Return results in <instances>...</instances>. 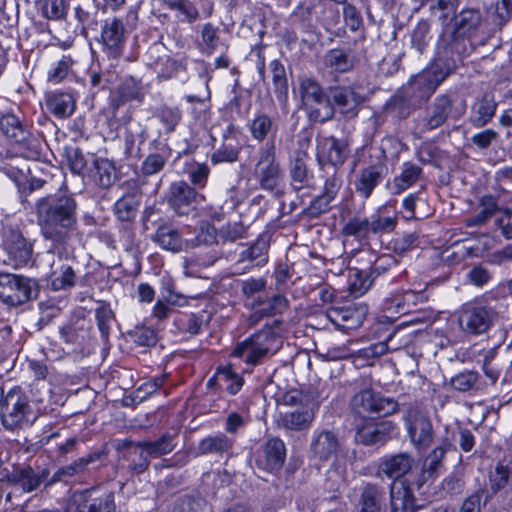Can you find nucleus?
<instances>
[{
    "instance_id": "nucleus-1",
    "label": "nucleus",
    "mask_w": 512,
    "mask_h": 512,
    "mask_svg": "<svg viewBox=\"0 0 512 512\" xmlns=\"http://www.w3.org/2000/svg\"><path fill=\"white\" fill-rule=\"evenodd\" d=\"M37 224L45 240L63 247L77 229V202L68 193L50 194L35 204Z\"/></svg>"
},
{
    "instance_id": "nucleus-2",
    "label": "nucleus",
    "mask_w": 512,
    "mask_h": 512,
    "mask_svg": "<svg viewBox=\"0 0 512 512\" xmlns=\"http://www.w3.org/2000/svg\"><path fill=\"white\" fill-rule=\"evenodd\" d=\"M449 71L441 63H434L424 71L413 76L389 103V108L399 110L402 117L409 115L412 109L427 101L437 87L448 77Z\"/></svg>"
},
{
    "instance_id": "nucleus-3",
    "label": "nucleus",
    "mask_w": 512,
    "mask_h": 512,
    "mask_svg": "<svg viewBox=\"0 0 512 512\" xmlns=\"http://www.w3.org/2000/svg\"><path fill=\"white\" fill-rule=\"evenodd\" d=\"M38 418L29 396L18 386L4 391L0 387V422L5 430L32 426Z\"/></svg>"
},
{
    "instance_id": "nucleus-4",
    "label": "nucleus",
    "mask_w": 512,
    "mask_h": 512,
    "mask_svg": "<svg viewBox=\"0 0 512 512\" xmlns=\"http://www.w3.org/2000/svg\"><path fill=\"white\" fill-rule=\"evenodd\" d=\"M140 4L132 5L126 12V23L117 16L106 18L100 31L102 51L112 59L120 58L125 50L129 27H135L139 19Z\"/></svg>"
},
{
    "instance_id": "nucleus-5",
    "label": "nucleus",
    "mask_w": 512,
    "mask_h": 512,
    "mask_svg": "<svg viewBox=\"0 0 512 512\" xmlns=\"http://www.w3.org/2000/svg\"><path fill=\"white\" fill-rule=\"evenodd\" d=\"M281 343V339L271 328H265L238 343L232 355L250 366H257L268 356L275 354Z\"/></svg>"
},
{
    "instance_id": "nucleus-6",
    "label": "nucleus",
    "mask_w": 512,
    "mask_h": 512,
    "mask_svg": "<svg viewBox=\"0 0 512 512\" xmlns=\"http://www.w3.org/2000/svg\"><path fill=\"white\" fill-rule=\"evenodd\" d=\"M254 177L263 190L277 189L284 178V173L276 158V145L273 140L266 141L258 150Z\"/></svg>"
},
{
    "instance_id": "nucleus-7",
    "label": "nucleus",
    "mask_w": 512,
    "mask_h": 512,
    "mask_svg": "<svg viewBox=\"0 0 512 512\" xmlns=\"http://www.w3.org/2000/svg\"><path fill=\"white\" fill-rule=\"evenodd\" d=\"M407 435L417 449L428 448L434 439V426L429 412L417 405L409 406L402 415Z\"/></svg>"
},
{
    "instance_id": "nucleus-8",
    "label": "nucleus",
    "mask_w": 512,
    "mask_h": 512,
    "mask_svg": "<svg viewBox=\"0 0 512 512\" xmlns=\"http://www.w3.org/2000/svg\"><path fill=\"white\" fill-rule=\"evenodd\" d=\"M39 284L23 275L0 274V300L9 306H19L38 296Z\"/></svg>"
},
{
    "instance_id": "nucleus-9",
    "label": "nucleus",
    "mask_w": 512,
    "mask_h": 512,
    "mask_svg": "<svg viewBox=\"0 0 512 512\" xmlns=\"http://www.w3.org/2000/svg\"><path fill=\"white\" fill-rule=\"evenodd\" d=\"M354 413L362 419L386 417L398 411V403L370 389L357 393L352 399Z\"/></svg>"
},
{
    "instance_id": "nucleus-10",
    "label": "nucleus",
    "mask_w": 512,
    "mask_h": 512,
    "mask_svg": "<svg viewBox=\"0 0 512 512\" xmlns=\"http://www.w3.org/2000/svg\"><path fill=\"white\" fill-rule=\"evenodd\" d=\"M454 99L450 94H440L435 97L427 108L425 116L420 121L423 132L435 130L443 126L448 119H458L464 114V107H454Z\"/></svg>"
},
{
    "instance_id": "nucleus-11",
    "label": "nucleus",
    "mask_w": 512,
    "mask_h": 512,
    "mask_svg": "<svg viewBox=\"0 0 512 512\" xmlns=\"http://www.w3.org/2000/svg\"><path fill=\"white\" fill-rule=\"evenodd\" d=\"M496 318L493 309L477 305L466 304L458 312V324L462 332L467 335H482L486 333Z\"/></svg>"
},
{
    "instance_id": "nucleus-12",
    "label": "nucleus",
    "mask_w": 512,
    "mask_h": 512,
    "mask_svg": "<svg viewBox=\"0 0 512 512\" xmlns=\"http://www.w3.org/2000/svg\"><path fill=\"white\" fill-rule=\"evenodd\" d=\"M376 159V163L361 169L354 181L356 193L364 199H368L372 195L374 189L388 174L384 149L379 148L377 150Z\"/></svg>"
},
{
    "instance_id": "nucleus-13",
    "label": "nucleus",
    "mask_w": 512,
    "mask_h": 512,
    "mask_svg": "<svg viewBox=\"0 0 512 512\" xmlns=\"http://www.w3.org/2000/svg\"><path fill=\"white\" fill-rule=\"evenodd\" d=\"M453 30L444 29L440 35L438 45L446 48L458 38H464L476 32L482 23V15L479 9L466 8L452 17Z\"/></svg>"
},
{
    "instance_id": "nucleus-14",
    "label": "nucleus",
    "mask_w": 512,
    "mask_h": 512,
    "mask_svg": "<svg viewBox=\"0 0 512 512\" xmlns=\"http://www.w3.org/2000/svg\"><path fill=\"white\" fill-rule=\"evenodd\" d=\"M1 245L8 255L9 263L13 267H23L30 262L33 253V246L21 231L12 227H5L3 230Z\"/></svg>"
},
{
    "instance_id": "nucleus-15",
    "label": "nucleus",
    "mask_w": 512,
    "mask_h": 512,
    "mask_svg": "<svg viewBox=\"0 0 512 512\" xmlns=\"http://www.w3.org/2000/svg\"><path fill=\"white\" fill-rule=\"evenodd\" d=\"M76 512H115L114 493L99 494L96 489L76 492L72 497Z\"/></svg>"
},
{
    "instance_id": "nucleus-16",
    "label": "nucleus",
    "mask_w": 512,
    "mask_h": 512,
    "mask_svg": "<svg viewBox=\"0 0 512 512\" xmlns=\"http://www.w3.org/2000/svg\"><path fill=\"white\" fill-rule=\"evenodd\" d=\"M367 312L366 305L349 304L341 307H331L327 310L326 316L338 330L348 333L362 325Z\"/></svg>"
},
{
    "instance_id": "nucleus-17",
    "label": "nucleus",
    "mask_w": 512,
    "mask_h": 512,
    "mask_svg": "<svg viewBox=\"0 0 512 512\" xmlns=\"http://www.w3.org/2000/svg\"><path fill=\"white\" fill-rule=\"evenodd\" d=\"M329 94L335 112L338 111L345 119L355 118L364 102V97L352 86L333 87Z\"/></svg>"
},
{
    "instance_id": "nucleus-18",
    "label": "nucleus",
    "mask_w": 512,
    "mask_h": 512,
    "mask_svg": "<svg viewBox=\"0 0 512 512\" xmlns=\"http://www.w3.org/2000/svg\"><path fill=\"white\" fill-rule=\"evenodd\" d=\"M198 194L184 181L173 182L167 192L169 207L179 216H187L195 210Z\"/></svg>"
},
{
    "instance_id": "nucleus-19",
    "label": "nucleus",
    "mask_w": 512,
    "mask_h": 512,
    "mask_svg": "<svg viewBox=\"0 0 512 512\" xmlns=\"http://www.w3.org/2000/svg\"><path fill=\"white\" fill-rule=\"evenodd\" d=\"M310 452L315 460L327 462L336 460L342 454V444L338 436L330 430L315 431L311 442Z\"/></svg>"
},
{
    "instance_id": "nucleus-20",
    "label": "nucleus",
    "mask_w": 512,
    "mask_h": 512,
    "mask_svg": "<svg viewBox=\"0 0 512 512\" xmlns=\"http://www.w3.org/2000/svg\"><path fill=\"white\" fill-rule=\"evenodd\" d=\"M45 257L50 264L48 280L51 288L54 291H60L74 287L76 284V274L72 266L60 257L56 259L52 252H47Z\"/></svg>"
},
{
    "instance_id": "nucleus-21",
    "label": "nucleus",
    "mask_w": 512,
    "mask_h": 512,
    "mask_svg": "<svg viewBox=\"0 0 512 512\" xmlns=\"http://www.w3.org/2000/svg\"><path fill=\"white\" fill-rule=\"evenodd\" d=\"M286 459V448L284 442L277 437L270 438L264 444L261 453L256 459L259 468L270 472H278Z\"/></svg>"
},
{
    "instance_id": "nucleus-22",
    "label": "nucleus",
    "mask_w": 512,
    "mask_h": 512,
    "mask_svg": "<svg viewBox=\"0 0 512 512\" xmlns=\"http://www.w3.org/2000/svg\"><path fill=\"white\" fill-rule=\"evenodd\" d=\"M394 428L391 421L365 422L357 426L355 440L366 446L383 444Z\"/></svg>"
},
{
    "instance_id": "nucleus-23",
    "label": "nucleus",
    "mask_w": 512,
    "mask_h": 512,
    "mask_svg": "<svg viewBox=\"0 0 512 512\" xmlns=\"http://www.w3.org/2000/svg\"><path fill=\"white\" fill-rule=\"evenodd\" d=\"M314 411L309 406H299L279 414L277 425L286 431L300 432L308 429L313 422Z\"/></svg>"
},
{
    "instance_id": "nucleus-24",
    "label": "nucleus",
    "mask_w": 512,
    "mask_h": 512,
    "mask_svg": "<svg viewBox=\"0 0 512 512\" xmlns=\"http://www.w3.org/2000/svg\"><path fill=\"white\" fill-rule=\"evenodd\" d=\"M390 506L392 512L415 511V498L412 487L406 479L392 481L390 485Z\"/></svg>"
},
{
    "instance_id": "nucleus-25",
    "label": "nucleus",
    "mask_w": 512,
    "mask_h": 512,
    "mask_svg": "<svg viewBox=\"0 0 512 512\" xmlns=\"http://www.w3.org/2000/svg\"><path fill=\"white\" fill-rule=\"evenodd\" d=\"M448 447L449 444L440 445L433 449L425 458L421 473L413 484L417 489H421L426 482L439 476L443 469V459Z\"/></svg>"
},
{
    "instance_id": "nucleus-26",
    "label": "nucleus",
    "mask_w": 512,
    "mask_h": 512,
    "mask_svg": "<svg viewBox=\"0 0 512 512\" xmlns=\"http://www.w3.org/2000/svg\"><path fill=\"white\" fill-rule=\"evenodd\" d=\"M414 464L413 457L408 453H398L384 458L379 465V473L398 480L405 479Z\"/></svg>"
},
{
    "instance_id": "nucleus-27",
    "label": "nucleus",
    "mask_w": 512,
    "mask_h": 512,
    "mask_svg": "<svg viewBox=\"0 0 512 512\" xmlns=\"http://www.w3.org/2000/svg\"><path fill=\"white\" fill-rule=\"evenodd\" d=\"M248 130L252 139L257 142L262 143L265 140L275 142L278 126L268 114L259 112L248 122Z\"/></svg>"
},
{
    "instance_id": "nucleus-28",
    "label": "nucleus",
    "mask_w": 512,
    "mask_h": 512,
    "mask_svg": "<svg viewBox=\"0 0 512 512\" xmlns=\"http://www.w3.org/2000/svg\"><path fill=\"white\" fill-rule=\"evenodd\" d=\"M45 103L48 111L57 118H67L75 110V99L68 92H48L45 95Z\"/></svg>"
},
{
    "instance_id": "nucleus-29",
    "label": "nucleus",
    "mask_w": 512,
    "mask_h": 512,
    "mask_svg": "<svg viewBox=\"0 0 512 512\" xmlns=\"http://www.w3.org/2000/svg\"><path fill=\"white\" fill-rule=\"evenodd\" d=\"M326 158L332 169H339L350 156V142L348 138L327 137L324 140Z\"/></svg>"
},
{
    "instance_id": "nucleus-30",
    "label": "nucleus",
    "mask_w": 512,
    "mask_h": 512,
    "mask_svg": "<svg viewBox=\"0 0 512 512\" xmlns=\"http://www.w3.org/2000/svg\"><path fill=\"white\" fill-rule=\"evenodd\" d=\"M497 103L493 96L484 94L477 99L471 109L469 118L470 123L475 128H481L487 125L495 115Z\"/></svg>"
},
{
    "instance_id": "nucleus-31",
    "label": "nucleus",
    "mask_w": 512,
    "mask_h": 512,
    "mask_svg": "<svg viewBox=\"0 0 512 512\" xmlns=\"http://www.w3.org/2000/svg\"><path fill=\"white\" fill-rule=\"evenodd\" d=\"M308 159V154L302 150L295 151L290 158L289 175L296 190L303 188L304 184L312 178L307 165Z\"/></svg>"
},
{
    "instance_id": "nucleus-32",
    "label": "nucleus",
    "mask_w": 512,
    "mask_h": 512,
    "mask_svg": "<svg viewBox=\"0 0 512 512\" xmlns=\"http://www.w3.org/2000/svg\"><path fill=\"white\" fill-rule=\"evenodd\" d=\"M0 130L7 138L18 144L26 143L31 137L30 131L13 113H6L0 117Z\"/></svg>"
},
{
    "instance_id": "nucleus-33",
    "label": "nucleus",
    "mask_w": 512,
    "mask_h": 512,
    "mask_svg": "<svg viewBox=\"0 0 512 512\" xmlns=\"http://www.w3.org/2000/svg\"><path fill=\"white\" fill-rule=\"evenodd\" d=\"M50 472L48 469L34 471L30 466L19 469L13 476L14 483L21 486L24 492L30 493L38 489V487L49 481Z\"/></svg>"
},
{
    "instance_id": "nucleus-34",
    "label": "nucleus",
    "mask_w": 512,
    "mask_h": 512,
    "mask_svg": "<svg viewBox=\"0 0 512 512\" xmlns=\"http://www.w3.org/2000/svg\"><path fill=\"white\" fill-rule=\"evenodd\" d=\"M268 248L269 244L266 240L261 238L257 239L252 245L240 253L235 267L238 268L240 264L246 262H248L249 265L245 266L243 269L265 265L268 261Z\"/></svg>"
},
{
    "instance_id": "nucleus-35",
    "label": "nucleus",
    "mask_w": 512,
    "mask_h": 512,
    "mask_svg": "<svg viewBox=\"0 0 512 512\" xmlns=\"http://www.w3.org/2000/svg\"><path fill=\"white\" fill-rule=\"evenodd\" d=\"M233 440L224 433H218L203 438L197 447L201 455L223 456L229 454L233 448Z\"/></svg>"
},
{
    "instance_id": "nucleus-36",
    "label": "nucleus",
    "mask_w": 512,
    "mask_h": 512,
    "mask_svg": "<svg viewBox=\"0 0 512 512\" xmlns=\"http://www.w3.org/2000/svg\"><path fill=\"white\" fill-rule=\"evenodd\" d=\"M384 495L383 487L365 482L359 497V512H381V503Z\"/></svg>"
},
{
    "instance_id": "nucleus-37",
    "label": "nucleus",
    "mask_w": 512,
    "mask_h": 512,
    "mask_svg": "<svg viewBox=\"0 0 512 512\" xmlns=\"http://www.w3.org/2000/svg\"><path fill=\"white\" fill-rule=\"evenodd\" d=\"M143 98L144 92L140 81L130 77L118 86L112 98V103L114 107L118 108L129 101L136 100L142 102Z\"/></svg>"
},
{
    "instance_id": "nucleus-38",
    "label": "nucleus",
    "mask_w": 512,
    "mask_h": 512,
    "mask_svg": "<svg viewBox=\"0 0 512 512\" xmlns=\"http://www.w3.org/2000/svg\"><path fill=\"white\" fill-rule=\"evenodd\" d=\"M302 109L305 111L308 120L313 123L323 124L332 120L335 115V108L331 103L330 95L311 102Z\"/></svg>"
},
{
    "instance_id": "nucleus-39",
    "label": "nucleus",
    "mask_w": 512,
    "mask_h": 512,
    "mask_svg": "<svg viewBox=\"0 0 512 512\" xmlns=\"http://www.w3.org/2000/svg\"><path fill=\"white\" fill-rule=\"evenodd\" d=\"M153 241L162 249L174 253L181 251L183 247V239L180 231L168 224H163L158 227Z\"/></svg>"
},
{
    "instance_id": "nucleus-40",
    "label": "nucleus",
    "mask_w": 512,
    "mask_h": 512,
    "mask_svg": "<svg viewBox=\"0 0 512 512\" xmlns=\"http://www.w3.org/2000/svg\"><path fill=\"white\" fill-rule=\"evenodd\" d=\"M423 170L412 162H404L400 175L396 176L392 184L393 194H400L414 185L422 176Z\"/></svg>"
},
{
    "instance_id": "nucleus-41",
    "label": "nucleus",
    "mask_w": 512,
    "mask_h": 512,
    "mask_svg": "<svg viewBox=\"0 0 512 512\" xmlns=\"http://www.w3.org/2000/svg\"><path fill=\"white\" fill-rule=\"evenodd\" d=\"M39 14L49 21H64L67 18L69 3L66 0H37Z\"/></svg>"
},
{
    "instance_id": "nucleus-42",
    "label": "nucleus",
    "mask_w": 512,
    "mask_h": 512,
    "mask_svg": "<svg viewBox=\"0 0 512 512\" xmlns=\"http://www.w3.org/2000/svg\"><path fill=\"white\" fill-rule=\"evenodd\" d=\"M137 447L143 448L150 458H158L170 453L175 447V442L172 435L165 433L154 441H139Z\"/></svg>"
},
{
    "instance_id": "nucleus-43",
    "label": "nucleus",
    "mask_w": 512,
    "mask_h": 512,
    "mask_svg": "<svg viewBox=\"0 0 512 512\" xmlns=\"http://www.w3.org/2000/svg\"><path fill=\"white\" fill-rule=\"evenodd\" d=\"M274 93L281 106L285 107L288 101V83L284 66L277 60L270 63Z\"/></svg>"
},
{
    "instance_id": "nucleus-44",
    "label": "nucleus",
    "mask_w": 512,
    "mask_h": 512,
    "mask_svg": "<svg viewBox=\"0 0 512 512\" xmlns=\"http://www.w3.org/2000/svg\"><path fill=\"white\" fill-rule=\"evenodd\" d=\"M154 116L164 126L165 132H174L182 120V111L178 106L167 104L160 105L154 112Z\"/></svg>"
},
{
    "instance_id": "nucleus-45",
    "label": "nucleus",
    "mask_w": 512,
    "mask_h": 512,
    "mask_svg": "<svg viewBox=\"0 0 512 512\" xmlns=\"http://www.w3.org/2000/svg\"><path fill=\"white\" fill-rule=\"evenodd\" d=\"M94 181L102 188H110L116 181V169L114 164L105 158H98L94 161Z\"/></svg>"
},
{
    "instance_id": "nucleus-46",
    "label": "nucleus",
    "mask_w": 512,
    "mask_h": 512,
    "mask_svg": "<svg viewBox=\"0 0 512 512\" xmlns=\"http://www.w3.org/2000/svg\"><path fill=\"white\" fill-rule=\"evenodd\" d=\"M324 63L327 67L341 73L351 70L354 66L350 52L340 48L327 51L324 56Z\"/></svg>"
},
{
    "instance_id": "nucleus-47",
    "label": "nucleus",
    "mask_w": 512,
    "mask_h": 512,
    "mask_svg": "<svg viewBox=\"0 0 512 512\" xmlns=\"http://www.w3.org/2000/svg\"><path fill=\"white\" fill-rule=\"evenodd\" d=\"M138 200L135 195L127 194L121 197L114 204V213L122 222L132 221L138 210Z\"/></svg>"
},
{
    "instance_id": "nucleus-48",
    "label": "nucleus",
    "mask_w": 512,
    "mask_h": 512,
    "mask_svg": "<svg viewBox=\"0 0 512 512\" xmlns=\"http://www.w3.org/2000/svg\"><path fill=\"white\" fill-rule=\"evenodd\" d=\"M93 461V456L82 457L67 466L59 468L49 479L47 485L50 486L56 482L64 480V478L73 477L77 474L83 473L86 467Z\"/></svg>"
},
{
    "instance_id": "nucleus-49",
    "label": "nucleus",
    "mask_w": 512,
    "mask_h": 512,
    "mask_svg": "<svg viewBox=\"0 0 512 512\" xmlns=\"http://www.w3.org/2000/svg\"><path fill=\"white\" fill-rule=\"evenodd\" d=\"M239 147L235 138L224 136V143L212 154L211 161L214 164L237 161L239 156Z\"/></svg>"
},
{
    "instance_id": "nucleus-50",
    "label": "nucleus",
    "mask_w": 512,
    "mask_h": 512,
    "mask_svg": "<svg viewBox=\"0 0 512 512\" xmlns=\"http://www.w3.org/2000/svg\"><path fill=\"white\" fill-rule=\"evenodd\" d=\"M299 94L301 108L326 96L321 85L311 78H305L300 81Z\"/></svg>"
},
{
    "instance_id": "nucleus-51",
    "label": "nucleus",
    "mask_w": 512,
    "mask_h": 512,
    "mask_svg": "<svg viewBox=\"0 0 512 512\" xmlns=\"http://www.w3.org/2000/svg\"><path fill=\"white\" fill-rule=\"evenodd\" d=\"M431 40L430 24L426 20L419 21L410 34L411 47L422 54Z\"/></svg>"
},
{
    "instance_id": "nucleus-52",
    "label": "nucleus",
    "mask_w": 512,
    "mask_h": 512,
    "mask_svg": "<svg viewBox=\"0 0 512 512\" xmlns=\"http://www.w3.org/2000/svg\"><path fill=\"white\" fill-rule=\"evenodd\" d=\"M164 4L176 11L182 22L192 23L199 18V12L190 0H166Z\"/></svg>"
},
{
    "instance_id": "nucleus-53",
    "label": "nucleus",
    "mask_w": 512,
    "mask_h": 512,
    "mask_svg": "<svg viewBox=\"0 0 512 512\" xmlns=\"http://www.w3.org/2000/svg\"><path fill=\"white\" fill-rule=\"evenodd\" d=\"M97 326L101 336L107 340L112 324L115 322V314L108 303L102 302L95 309Z\"/></svg>"
},
{
    "instance_id": "nucleus-54",
    "label": "nucleus",
    "mask_w": 512,
    "mask_h": 512,
    "mask_svg": "<svg viewBox=\"0 0 512 512\" xmlns=\"http://www.w3.org/2000/svg\"><path fill=\"white\" fill-rule=\"evenodd\" d=\"M350 272L349 289L351 293L356 296L365 294L374 283L368 271L355 268Z\"/></svg>"
},
{
    "instance_id": "nucleus-55",
    "label": "nucleus",
    "mask_w": 512,
    "mask_h": 512,
    "mask_svg": "<svg viewBox=\"0 0 512 512\" xmlns=\"http://www.w3.org/2000/svg\"><path fill=\"white\" fill-rule=\"evenodd\" d=\"M126 446L130 448L129 458L131 459L129 468L138 474L144 472L149 466V455L146 454L143 448L137 447V442H129Z\"/></svg>"
},
{
    "instance_id": "nucleus-56",
    "label": "nucleus",
    "mask_w": 512,
    "mask_h": 512,
    "mask_svg": "<svg viewBox=\"0 0 512 512\" xmlns=\"http://www.w3.org/2000/svg\"><path fill=\"white\" fill-rule=\"evenodd\" d=\"M219 381L226 384V390L231 394H237L244 384V379L236 374L231 367H222L217 372Z\"/></svg>"
},
{
    "instance_id": "nucleus-57",
    "label": "nucleus",
    "mask_w": 512,
    "mask_h": 512,
    "mask_svg": "<svg viewBox=\"0 0 512 512\" xmlns=\"http://www.w3.org/2000/svg\"><path fill=\"white\" fill-rule=\"evenodd\" d=\"M370 222L367 218L354 217L351 218L342 228V234L345 236H353L357 238H365L368 236Z\"/></svg>"
},
{
    "instance_id": "nucleus-58",
    "label": "nucleus",
    "mask_w": 512,
    "mask_h": 512,
    "mask_svg": "<svg viewBox=\"0 0 512 512\" xmlns=\"http://www.w3.org/2000/svg\"><path fill=\"white\" fill-rule=\"evenodd\" d=\"M397 216H383L381 210L369 219L371 232L374 234L390 233L397 225Z\"/></svg>"
},
{
    "instance_id": "nucleus-59",
    "label": "nucleus",
    "mask_w": 512,
    "mask_h": 512,
    "mask_svg": "<svg viewBox=\"0 0 512 512\" xmlns=\"http://www.w3.org/2000/svg\"><path fill=\"white\" fill-rule=\"evenodd\" d=\"M247 227L241 221L228 222L219 230V238L223 242H234L246 237Z\"/></svg>"
},
{
    "instance_id": "nucleus-60",
    "label": "nucleus",
    "mask_w": 512,
    "mask_h": 512,
    "mask_svg": "<svg viewBox=\"0 0 512 512\" xmlns=\"http://www.w3.org/2000/svg\"><path fill=\"white\" fill-rule=\"evenodd\" d=\"M478 378L479 374L476 371H464L452 377L450 384L455 390L459 392H467L475 386Z\"/></svg>"
},
{
    "instance_id": "nucleus-61",
    "label": "nucleus",
    "mask_w": 512,
    "mask_h": 512,
    "mask_svg": "<svg viewBox=\"0 0 512 512\" xmlns=\"http://www.w3.org/2000/svg\"><path fill=\"white\" fill-rule=\"evenodd\" d=\"M258 305L262 306L264 314L267 316H273L284 313L289 307V301L285 296L277 294L269 298L267 301L259 300Z\"/></svg>"
},
{
    "instance_id": "nucleus-62",
    "label": "nucleus",
    "mask_w": 512,
    "mask_h": 512,
    "mask_svg": "<svg viewBox=\"0 0 512 512\" xmlns=\"http://www.w3.org/2000/svg\"><path fill=\"white\" fill-rule=\"evenodd\" d=\"M459 4L460 0H437L430 9L440 11L438 19L443 26H447L452 21V17L455 16Z\"/></svg>"
},
{
    "instance_id": "nucleus-63",
    "label": "nucleus",
    "mask_w": 512,
    "mask_h": 512,
    "mask_svg": "<svg viewBox=\"0 0 512 512\" xmlns=\"http://www.w3.org/2000/svg\"><path fill=\"white\" fill-rule=\"evenodd\" d=\"M203 499L190 495L178 497L170 510V512H199L203 506Z\"/></svg>"
},
{
    "instance_id": "nucleus-64",
    "label": "nucleus",
    "mask_w": 512,
    "mask_h": 512,
    "mask_svg": "<svg viewBox=\"0 0 512 512\" xmlns=\"http://www.w3.org/2000/svg\"><path fill=\"white\" fill-rule=\"evenodd\" d=\"M65 157L68 167L74 174H81L86 167V160L78 147H65Z\"/></svg>"
}]
</instances>
